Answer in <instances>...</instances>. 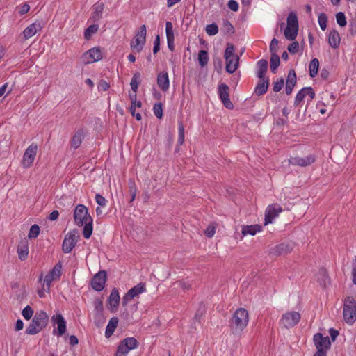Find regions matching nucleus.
Masks as SVG:
<instances>
[{
    "instance_id": "f03ea898",
    "label": "nucleus",
    "mask_w": 356,
    "mask_h": 356,
    "mask_svg": "<svg viewBox=\"0 0 356 356\" xmlns=\"http://www.w3.org/2000/svg\"><path fill=\"white\" fill-rule=\"evenodd\" d=\"M48 322L47 314L43 310H40L35 313L29 325L26 327V333L31 335L36 334L47 325Z\"/></svg>"
},
{
    "instance_id": "c756f323",
    "label": "nucleus",
    "mask_w": 356,
    "mask_h": 356,
    "mask_svg": "<svg viewBox=\"0 0 356 356\" xmlns=\"http://www.w3.org/2000/svg\"><path fill=\"white\" fill-rule=\"evenodd\" d=\"M260 79L261 81L258 83L254 89V92L257 95H264L267 92L269 86V80L268 79H265L264 78Z\"/></svg>"
},
{
    "instance_id": "a878e982",
    "label": "nucleus",
    "mask_w": 356,
    "mask_h": 356,
    "mask_svg": "<svg viewBox=\"0 0 356 356\" xmlns=\"http://www.w3.org/2000/svg\"><path fill=\"white\" fill-rule=\"evenodd\" d=\"M262 227L259 225H244L242 227V234L243 236L251 235L254 236L257 233L261 232Z\"/></svg>"
},
{
    "instance_id": "dca6fc26",
    "label": "nucleus",
    "mask_w": 356,
    "mask_h": 356,
    "mask_svg": "<svg viewBox=\"0 0 356 356\" xmlns=\"http://www.w3.org/2000/svg\"><path fill=\"white\" fill-rule=\"evenodd\" d=\"M219 98L223 105L228 109H232L234 106L229 99V88L225 83H220L218 86Z\"/></svg>"
},
{
    "instance_id": "bf43d9fd",
    "label": "nucleus",
    "mask_w": 356,
    "mask_h": 356,
    "mask_svg": "<svg viewBox=\"0 0 356 356\" xmlns=\"http://www.w3.org/2000/svg\"><path fill=\"white\" fill-rule=\"evenodd\" d=\"M228 8L232 11H237L238 10V3L235 0H229L227 3Z\"/></svg>"
},
{
    "instance_id": "ddd939ff",
    "label": "nucleus",
    "mask_w": 356,
    "mask_h": 356,
    "mask_svg": "<svg viewBox=\"0 0 356 356\" xmlns=\"http://www.w3.org/2000/svg\"><path fill=\"white\" fill-rule=\"evenodd\" d=\"M316 161V156L314 154H309L308 156L300 157V156H291L289 159V163L292 165H298L300 167H307L311 165Z\"/></svg>"
},
{
    "instance_id": "f704fd0d",
    "label": "nucleus",
    "mask_w": 356,
    "mask_h": 356,
    "mask_svg": "<svg viewBox=\"0 0 356 356\" xmlns=\"http://www.w3.org/2000/svg\"><path fill=\"white\" fill-rule=\"evenodd\" d=\"M298 29L286 26L284 29V35L289 40H294L298 35Z\"/></svg>"
},
{
    "instance_id": "e2e57ef3",
    "label": "nucleus",
    "mask_w": 356,
    "mask_h": 356,
    "mask_svg": "<svg viewBox=\"0 0 356 356\" xmlns=\"http://www.w3.org/2000/svg\"><path fill=\"white\" fill-rule=\"evenodd\" d=\"M277 45H278V40L275 38H273L270 44V51L271 52L276 51Z\"/></svg>"
},
{
    "instance_id": "423d86ee",
    "label": "nucleus",
    "mask_w": 356,
    "mask_h": 356,
    "mask_svg": "<svg viewBox=\"0 0 356 356\" xmlns=\"http://www.w3.org/2000/svg\"><path fill=\"white\" fill-rule=\"evenodd\" d=\"M38 150V145L35 143H32L26 149L21 161V165L24 168H29L33 165L37 155Z\"/></svg>"
},
{
    "instance_id": "a211bd4d",
    "label": "nucleus",
    "mask_w": 356,
    "mask_h": 356,
    "mask_svg": "<svg viewBox=\"0 0 356 356\" xmlns=\"http://www.w3.org/2000/svg\"><path fill=\"white\" fill-rule=\"evenodd\" d=\"M307 97H308V102L312 101V99L315 97V92L312 87L303 88L298 92L294 101L295 105H300L302 101Z\"/></svg>"
},
{
    "instance_id": "c9c22d12",
    "label": "nucleus",
    "mask_w": 356,
    "mask_h": 356,
    "mask_svg": "<svg viewBox=\"0 0 356 356\" xmlns=\"http://www.w3.org/2000/svg\"><path fill=\"white\" fill-rule=\"evenodd\" d=\"M108 301L111 307L116 308L118 306L120 302V295L117 289H114L111 291L109 296Z\"/></svg>"
},
{
    "instance_id": "052dcab7",
    "label": "nucleus",
    "mask_w": 356,
    "mask_h": 356,
    "mask_svg": "<svg viewBox=\"0 0 356 356\" xmlns=\"http://www.w3.org/2000/svg\"><path fill=\"white\" fill-rule=\"evenodd\" d=\"M29 5L27 3H24L19 8V13L22 15L27 13L29 11Z\"/></svg>"
},
{
    "instance_id": "ea45409f",
    "label": "nucleus",
    "mask_w": 356,
    "mask_h": 356,
    "mask_svg": "<svg viewBox=\"0 0 356 356\" xmlns=\"http://www.w3.org/2000/svg\"><path fill=\"white\" fill-rule=\"evenodd\" d=\"M99 29V26L97 24H92L89 26L84 32V38L88 40L91 38L92 35L96 33Z\"/></svg>"
},
{
    "instance_id": "6e6d98bb",
    "label": "nucleus",
    "mask_w": 356,
    "mask_h": 356,
    "mask_svg": "<svg viewBox=\"0 0 356 356\" xmlns=\"http://www.w3.org/2000/svg\"><path fill=\"white\" fill-rule=\"evenodd\" d=\"M204 232L207 236H208L209 238H211L214 236L216 233V227L212 225H209L207 227Z\"/></svg>"
},
{
    "instance_id": "9b49d317",
    "label": "nucleus",
    "mask_w": 356,
    "mask_h": 356,
    "mask_svg": "<svg viewBox=\"0 0 356 356\" xmlns=\"http://www.w3.org/2000/svg\"><path fill=\"white\" fill-rule=\"evenodd\" d=\"M60 275L61 265L60 264H57L45 276L43 280L44 288L47 287V291H49L52 282L59 280Z\"/></svg>"
},
{
    "instance_id": "4be33fe9",
    "label": "nucleus",
    "mask_w": 356,
    "mask_h": 356,
    "mask_svg": "<svg viewBox=\"0 0 356 356\" xmlns=\"http://www.w3.org/2000/svg\"><path fill=\"white\" fill-rule=\"evenodd\" d=\"M157 85L159 88L163 92L168 90L170 88V80L168 73L167 72H161L157 76Z\"/></svg>"
},
{
    "instance_id": "a19ab883",
    "label": "nucleus",
    "mask_w": 356,
    "mask_h": 356,
    "mask_svg": "<svg viewBox=\"0 0 356 356\" xmlns=\"http://www.w3.org/2000/svg\"><path fill=\"white\" fill-rule=\"evenodd\" d=\"M198 61L199 64L202 67H204L207 65L209 61L208 53L205 50H200L198 53Z\"/></svg>"
},
{
    "instance_id": "c03bdc74",
    "label": "nucleus",
    "mask_w": 356,
    "mask_h": 356,
    "mask_svg": "<svg viewBox=\"0 0 356 356\" xmlns=\"http://www.w3.org/2000/svg\"><path fill=\"white\" fill-rule=\"evenodd\" d=\"M234 47L232 44L228 43L227 44V48L224 54L225 60H228L229 58L238 56L237 55L234 54Z\"/></svg>"
},
{
    "instance_id": "f257e3e1",
    "label": "nucleus",
    "mask_w": 356,
    "mask_h": 356,
    "mask_svg": "<svg viewBox=\"0 0 356 356\" xmlns=\"http://www.w3.org/2000/svg\"><path fill=\"white\" fill-rule=\"evenodd\" d=\"M249 322V314L245 308H238L230 320V327L234 334H241Z\"/></svg>"
},
{
    "instance_id": "680f3d73",
    "label": "nucleus",
    "mask_w": 356,
    "mask_h": 356,
    "mask_svg": "<svg viewBox=\"0 0 356 356\" xmlns=\"http://www.w3.org/2000/svg\"><path fill=\"white\" fill-rule=\"evenodd\" d=\"M223 26L228 33H234V27L228 20H225Z\"/></svg>"
},
{
    "instance_id": "e433bc0d",
    "label": "nucleus",
    "mask_w": 356,
    "mask_h": 356,
    "mask_svg": "<svg viewBox=\"0 0 356 356\" xmlns=\"http://www.w3.org/2000/svg\"><path fill=\"white\" fill-rule=\"evenodd\" d=\"M140 74L139 72H136L134 74L132 79L131 80V83H130L131 90L134 92L133 94H136L138 88V85L140 84Z\"/></svg>"
},
{
    "instance_id": "603ef678",
    "label": "nucleus",
    "mask_w": 356,
    "mask_h": 356,
    "mask_svg": "<svg viewBox=\"0 0 356 356\" xmlns=\"http://www.w3.org/2000/svg\"><path fill=\"white\" fill-rule=\"evenodd\" d=\"M129 98H130L131 103V105L133 106L134 107H135L136 109V108L141 107L142 104H141L140 101L136 100V94H130Z\"/></svg>"
},
{
    "instance_id": "39448f33",
    "label": "nucleus",
    "mask_w": 356,
    "mask_h": 356,
    "mask_svg": "<svg viewBox=\"0 0 356 356\" xmlns=\"http://www.w3.org/2000/svg\"><path fill=\"white\" fill-rule=\"evenodd\" d=\"M147 28L145 25L140 27L139 31L136 33L134 40L131 41L130 47L134 53H140L146 42Z\"/></svg>"
},
{
    "instance_id": "13d9d810",
    "label": "nucleus",
    "mask_w": 356,
    "mask_h": 356,
    "mask_svg": "<svg viewBox=\"0 0 356 356\" xmlns=\"http://www.w3.org/2000/svg\"><path fill=\"white\" fill-rule=\"evenodd\" d=\"M99 91H106L109 88V84L104 80H101L97 85Z\"/></svg>"
},
{
    "instance_id": "cd10ccee",
    "label": "nucleus",
    "mask_w": 356,
    "mask_h": 356,
    "mask_svg": "<svg viewBox=\"0 0 356 356\" xmlns=\"http://www.w3.org/2000/svg\"><path fill=\"white\" fill-rule=\"evenodd\" d=\"M104 5L103 3L97 2L93 6V11L91 15V19L94 22L99 21L102 16Z\"/></svg>"
},
{
    "instance_id": "c85d7f7f",
    "label": "nucleus",
    "mask_w": 356,
    "mask_h": 356,
    "mask_svg": "<svg viewBox=\"0 0 356 356\" xmlns=\"http://www.w3.org/2000/svg\"><path fill=\"white\" fill-rule=\"evenodd\" d=\"M238 60L239 57L235 56L233 58H229L228 60H225L226 61V71L229 73H234L238 67Z\"/></svg>"
},
{
    "instance_id": "37998d69",
    "label": "nucleus",
    "mask_w": 356,
    "mask_h": 356,
    "mask_svg": "<svg viewBox=\"0 0 356 356\" xmlns=\"http://www.w3.org/2000/svg\"><path fill=\"white\" fill-rule=\"evenodd\" d=\"M184 141V127L183 123L179 122L178 123V139L177 143L179 145H182Z\"/></svg>"
},
{
    "instance_id": "4d7b16f0",
    "label": "nucleus",
    "mask_w": 356,
    "mask_h": 356,
    "mask_svg": "<svg viewBox=\"0 0 356 356\" xmlns=\"http://www.w3.org/2000/svg\"><path fill=\"white\" fill-rule=\"evenodd\" d=\"M95 201L99 206L102 207H105L107 203V200L102 195L99 194H97L95 195Z\"/></svg>"
},
{
    "instance_id": "9d476101",
    "label": "nucleus",
    "mask_w": 356,
    "mask_h": 356,
    "mask_svg": "<svg viewBox=\"0 0 356 356\" xmlns=\"http://www.w3.org/2000/svg\"><path fill=\"white\" fill-rule=\"evenodd\" d=\"M294 244L291 242H284L272 247L269 250V254L273 257H278L289 254L293 249Z\"/></svg>"
},
{
    "instance_id": "5701e85b",
    "label": "nucleus",
    "mask_w": 356,
    "mask_h": 356,
    "mask_svg": "<svg viewBox=\"0 0 356 356\" xmlns=\"http://www.w3.org/2000/svg\"><path fill=\"white\" fill-rule=\"evenodd\" d=\"M42 26L40 22H34L28 26L23 31V35L25 40L29 39L41 31Z\"/></svg>"
},
{
    "instance_id": "6e6552de",
    "label": "nucleus",
    "mask_w": 356,
    "mask_h": 356,
    "mask_svg": "<svg viewBox=\"0 0 356 356\" xmlns=\"http://www.w3.org/2000/svg\"><path fill=\"white\" fill-rule=\"evenodd\" d=\"M102 58V52L99 47H95L86 51L81 57L84 64H90L100 60Z\"/></svg>"
},
{
    "instance_id": "1a4fd4ad",
    "label": "nucleus",
    "mask_w": 356,
    "mask_h": 356,
    "mask_svg": "<svg viewBox=\"0 0 356 356\" xmlns=\"http://www.w3.org/2000/svg\"><path fill=\"white\" fill-rule=\"evenodd\" d=\"M88 218H92L88 212V209L83 204H78L74 211V220L76 225L83 226L88 221Z\"/></svg>"
},
{
    "instance_id": "79ce46f5",
    "label": "nucleus",
    "mask_w": 356,
    "mask_h": 356,
    "mask_svg": "<svg viewBox=\"0 0 356 356\" xmlns=\"http://www.w3.org/2000/svg\"><path fill=\"white\" fill-rule=\"evenodd\" d=\"M296 83V74L293 70H291L288 74L286 85L294 87Z\"/></svg>"
},
{
    "instance_id": "5fc2aeb1",
    "label": "nucleus",
    "mask_w": 356,
    "mask_h": 356,
    "mask_svg": "<svg viewBox=\"0 0 356 356\" xmlns=\"http://www.w3.org/2000/svg\"><path fill=\"white\" fill-rule=\"evenodd\" d=\"M284 86V79H280V80L273 83V90L275 92H279L282 90Z\"/></svg>"
},
{
    "instance_id": "2eb2a0df",
    "label": "nucleus",
    "mask_w": 356,
    "mask_h": 356,
    "mask_svg": "<svg viewBox=\"0 0 356 356\" xmlns=\"http://www.w3.org/2000/svg\"><path fill=\"white\" fill-rule=\"evenodd\" d=\"M146 291L145 286L143 283H139L137 285L132 287L128 291V292L122 298V305L125 306L130 302L134 298L143 293Z\"/></svg>"
},
{
    "instance_id": "774afa93",
    "label": "nucleus",
    "mask_w": 356,
    "mask_h": 356,
    "mask_svg": "<svg viewBox=\"0 0 356 356\" xmlns=\"http://www.w3.org/2000/svg\"><path fill=\"white\" fill-rule=\"evenodd\" d=\"M24 327V323L22 320L18 319L15 324V330L16 331H20Z\"/></svg>"
},
{
    "instance_id": "f8f14e48",
    "label": "nucleus",
    "mask_w": 356,
    "mask_h": 356,
    "mask_svg": "<svg viewBox=\"0 0 356 356\" xmlns=\"http://www.w3.org/2000/svg\"><path fill=\"white\" fill-rule=\"evenodd\" d=\"M79 236L75 230L68 232L63 242V250L65 253H70L76 244Z\"/></svg>"
},
{
    "instance_id": "3c124183",
    "label": "nucleus",
    "mask_w": 356,
    "mask_h": 356,
    "mask_svg": "<svg viewBox=\"0 0 356 356\" xmlns=\"http://www.w3.org/2000/svg\"><path fill=\"white\" fill-rule=\"evenodd\" d=\"M336 19H337V24L340 26H344L346 25L347 22H346V16L343 13H341V12L337 13L336 15Z\"/></svg>"
},
{
    "instance_id": "7c9ffc66",
    "label": "nucleus",
    "mask_w": 356,
    "mask_h": 356,
    "mask_svg": "<svg viewBox=\"0 0 356 356\" xmlns=\"http://www.w3.org/2000/svg\"><path fill=\"white\" fill-rule=\"evenodd\" d=\"M257 76L259 79H264L265 76L266 72L268 70V61L266 60L261 59L257 62Z\"/></svg>"
},
{
    "instance_id": "4468645a",
    "label": "nucleus",
    "mask_w": 356,
    "mask_h": 356,
    "mask_svg": "<svg viewBox=\"0 0 356 356\" xmlns=\"http://www.w3.org/2000/svg\"><path fill=\"white\" fill-rule=\"evenodd\" d=\"M282 211V209L278 204H272L268 205L265 211L264 225L272 223L273 220L277 218Z\"/></svg>"
},
{
    "instance_id": "aec40b11",
    "label": "nucleus",
    "mask_w": 356,
    "mask_h": 356,
    "mask_svg": "<svg viewBox=\"0 0 356 356\" xmlns=\"http://www.w3.org/2000/svg\"><path fill=\"white\" fill-rule=\"evenodd\" d=\"M52 321L57 325V331L54 330V334L59 337L63 336L66 332V322L64 317L60 314H57L52 316Z\"/></svg>"
},
{
    "instance_id": "864d4df0",
    "label": "nucleus",
    "mask_w": 356,
    "mask_h": 356,
    "mask_svg": "<svg viewBox=\"0 0 356 356\" xmlns=\"http://www.w3.org/2000/svg\"><path fill=\"white\" fill-rule=\"evenodd\" d=\"M287 49L291 54H294L297 53L299 49V44L297 41L293 42L288 46Z\"/></svg>"
},
{
    "instance_id": "f3484780",
    "label": "nucleus",
    "mask_w": 356,
    "mask_h": 356,
    "mask_svg": "<svg viewBox=\"0 0 356 356\" xmlns=\"http://www.w3.org/2000/svg\"><path fill=\"white\" fill-rule=\"evenodd\" d=\"M106 280V273L104 270H100L91 280V286L92 288L97 291H100L103 290L105 286V283Z\"/></svg>"
},
{
    "instance_id": "bb28decb",
    "label": "nucleus",
    "mask_w": 356,
    "mask_h": 356,
    "mask_svg": "<svg viewBox=\"0 0 356 356\" xmlns=\"http://www.w3.org/2000/svg\"><path fill=\"white\" fill-rule=\"evenodd\" d=\"M17 254L20 260L24 261L27 259L29 254V245L26 241H21L18 245Z\"/></svg>"
},
{
    "instance_id": "473e14b6",
    "label": "nucleus",
    "mask_w": 356,
    "mask_h": 356,
    "mask_svg": "<svg viewBox=\"0 0 356 356\" xmlns=\"http://www.w3.org/2000/svg\"><path fill=\"white\" fill-rule=\"evenodd\" d=\"M92 218H88V221L84 222L83 224V234L85 238L88 239L92 233L93 227H92Z\"/></svg>"
},
{
    "instance_id": "2f4dec72",
    "label": "nucleus",
    "mask_w": 356,
    "mask_h": 356,
    "mask_svg": "<svg viewBox=\"0 0 356 356\" xmlns=\"http://www.w3.org/2000/svg\"><path fill=\"white\" fill-rule=\"evenodd\" d=\"M118 323V319L115 317L111 318L106 326L105 336L108 338L114 332Z\"/></svg>"
},
{
    "instance_id": "a18cd8bd",
    "label": "nucleus",
    "mask_w": 356,
    "mask_h": 356,
    "mask_svg": "<svg viewBox=\"0 0 356 356\" xmlns=\"http://www.w3.org/2000/svg\"><path fill=\"white\" fill-rule=\"evenodd\" d=\"M318 22L321 29L325 31L327 27V17L325 13H321L318 17Z\"/></svg>"
},
{
    "instance_id": "8fccbe9b",
    "label": "nucleus",
    "mask_w": 356,
    "mask_h": 356,
    "mask_svg": "<svg viewBox=\"0 0 356 356\" xmlns=\"http://www.w3.org/2000/svg\"><path fill=\"white\" fill-rule=\"evenodd\" d=\"M22 314L26 320H30L33 316V310L29 305H27L22 310Z\"/></svg>"
},
{
    "instance_id": "b1692460",
    "label": "nucleus",
    "mask_w": 356,
    "mask_h": 356,
    "mask_svg": "<svg viewBox=\"0 0 356 356\" xmlns=\"http://www.w3.org/2000/svg\"><path fill=\"white\" fill-rule=\"evenodd\" d=\"M165 33L168 47L171 51H173L175 49V35L173 32V25L171 22H167L165 23Z\"/></svg>"
},
{
    "instance_id": "6ab92c4d",
    "label": "nucleus",
    "mask_w": 356,
    "mask_h": 356,
    "mask_svg": "<svg viewBox=\"0 0 356 356\" xmlns=\"http://www.w3.org/2000/svg\"><path fill=\"white\" fill-rule=\"evenodd\" d=\"M314 342L317 348V351H325L330 346V341L328 337H323L322 334L317 333L314 336Z\"/></svg>"
},
{
    "instance_id": "412c9836",
    "label": "nucleus",
    "mask_w": 356,
    "mask_h": 356,
    "mask_svg": "<svg viewBox=\"0 0 356 356\" xmlns=\"http://www.w3.org/2000/svg\"><path fill=\"white\" fill-rule=\"evenodd\" d=\"M86 136V131L83 129H80L76 131L70 140V146L72 148L76 149H78Z\"/></svg>"
},
{
    "instance_id": "7ed1b4c3",
    "label": "nucleus",
    "mask_w": 356,
    "mask_h": 356,
    "mask_svg": "<svg viewBox=\"0 0 356 356\" xmlns=\"http://www.w3.org/2000/svg\"><path fill=\"white\" fill-rule=\"evenodd\" d=\"M343 315L344 321L348 325H353L356 321V302L353 297L348 296L345 298Z\"/></svg>"
},
{
    "instance_id": "58836bf2",
    "label": "nucleus",
    "mask_w": 356,
    "mask_h": 356,
    "mask_svg": "<svg viewBox=\"0 0 356 356\" xmlns=\"http://www.w3.org/2000/svg\"><path fill=\"white\" fill-rule=\"evenodd\" d=\"M286 26L298 29V17L295 13L291 12L287 17Z\"/></svg>"
},
{
    "instance_id": "393cba45",
    "label": "nucleus",
    "mask_w": 356,
    "mask_h": 356,
    "mask_svg": "<svg viewBox=\"0 0 356 356\" xmlns=\"http://www.w3.org/2000/svg\"><path fill=\"white\" fill-rule=\"evenodd\" d=\"M341 38L339 32L333 29L328 35V43L332 48L337 49L339 47Z\"/></svg>"
},
{
    "instance_id": "338daca9",
    "label": "nucleus",
    "mask_w": 356,
    "mask_h": 356,
    "mask_svg": "<svg viewBox=\"0 0 356 356\" xmlns=\"http://www.w3.org/2000/svg\"><path fill=\"white\" fill-rule=\"evenodd\" d=\"M69 341H70V344L73 346L78 344V343H79L78 338L74 335H71L69 338Z\"/></svg>"
},
{
    "instance_id": "49530a36",
    "label": "nucleus",
    "mask_w": 356,
    "mask_h": 356,
    "mask_svg": "<svg viewBox=\"0 0 356 356\" xmlns=\"http://www.w3.org/2000/svg\"><path fill=\"white\" fill-rule=\"evenodd\" d=\"M153 111H154L155 116L157 118L161 119L163 117L162 104L161 103L155 104L153 106Z\"/></svg>"
},
{
    "instance_id": "0eeeda50",
    "label": "nucleus",
    "mask_w": 356,
    "mask_h": 356,
    "mask_svg": "<svg viewBox=\"0 0 356 356\" xmlns=\"http://www.w3.org/2000/svg\"><path fill=\"white\" fill-rule=\"evenodd\" d=\"M138 343L134 337L124 339L118 346L115 356H127L128 353L136 348Z\"/></svg>"
},
{
    "instance_id": "20e7f679",
    "label": "nucleus",
    "mask_w": 356,
    "mask_h": 356,
    "mask_svg": "<svg viewBox=\"0 0 356 356\" xmlns=\"http://www.w3.org/2000/svg\"><path fill=\"white\" fill-rule=\"evenodd\" d=\"M301 315L299 312L289 311L284 313L279 320V325L281 327L290 329L295 327L300 321Z\"/></svg>"
},
{
    "instance_id": "4c0bfd02",
    "label": "nucleus",
    "mask_w": 356,
    "mask_h": 356,
    "mask_svg": "<svg viewBox=\"0 0 356 356\" xmlns=\"http://www.w3.org/2000/svg\"><path fill=\"white\" fill-rule=\"evenodd\" d=\"M279 65L280 57L275 53H272L270 60V67L273 73H276V70Z\"/></svg>"
},
{
    "instance_id": "72a5a7b5",
    "label": "nucleus",
    "mask_w": 356,
    "mask_h": 356,
    "mask_svg": "<svg viewBox=\"0 0 356 356\" xmlns=\"http://www.w3.org/2000/svg\"><path fill=\"white\" fill-rule=\"evenodd\" d=\"M319 61L317 58H313L309 65V75L314 78L318 74Z\"/></svg>"
},
{
    "instance_id": "0e129e2a",
    "label": "nucleus",
    "mask_w": 356,
    "mask_h": 356,
    "mask_svg": "<svg viewBox=\"0 0 356 356\" xmlns=\"http://www.w3.org/2000/svg\"><path fill=\"white\" fill-rule=\"evenodd\" d=\"M59 216V212L57 210H54L49 215V217L48 218L51 220V221H54V220H56L58 219Z\"/></svg>"
},
{
    "instance_id": "de8ad7c7",
    "label": "nucleus",
    "mask_w": 356,
    "mask_h": 356,
    "mask_svg": "<svg viewBox=\"0 0 356 356\" xmlns=\"http://www.w3.org/2000/svg\"><path fill=\"white\" fill-rule=\"evenodd\" d=\"M40 234V227L38 225H33L29 232V237L30 238H35Z\"/></svg>"
},
{
    "instance_id": "69168bd1",
    "label": "nucleus",
    "mask_w": 356,
    "mask_h": 356,
    "mask_svg": "<svg viewBox=\"0 0 356 356\" xmlns=\"http://www.w3.org/2000/svg\"><path fill=\"white\" fill-rule=\"evenodd\" d=\"M160 47H159V35L156 36V40L154 41V48H153V53L156 54L159 51Z\"/></svg>"
},
{
    "instance_id": "09e8293b",
    "label": "nucleus",
    "mask_w": 356,
    "mask_h": 356,
    "mask_svg": "<svg viewBox=\"0 0 356 356\" xmlns=\"http://www.w3.org/2000/svg\"><path fill=\"white\" fill-rule=\"evenodd\" d=\"M206 32L209 35H215L218 32V26L214 23L209 24L206 27Z\"/></svg>"
}]
</instances>
